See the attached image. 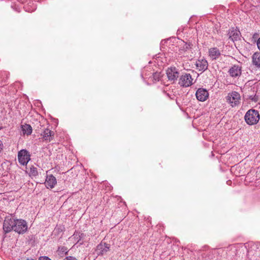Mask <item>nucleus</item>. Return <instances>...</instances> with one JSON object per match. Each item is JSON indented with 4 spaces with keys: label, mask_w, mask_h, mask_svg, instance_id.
<instances>
[{
    "label": "nucleus",
    "mask_w": 260,
    "mask_h": 260,
    "mask_svg": "<svg viewBox=\"0 0 260 260\" xmlns=\"http://www.w3.org/2000/svg\"><path fill=\"white\" fill-rule=\"evenodd\" d=\"M193 79L190 74H184L182 75L179 81V85L183 87H187L193 84Z\"/></svg>",
    "instance_id": "obj_6"
},
{
    "label": "nucleus",
    "mask_w": 260,
    "mask_h": 260,
    "mask_svg": "<svg viewBox=\"0 0 260 260\" xmlns=\"http://www.w3.org/2000/svg\"><path fill=\"white\" fill-rule=\"evenodd\" d=\"M15 219L10 217H7L3 223V229L6 233H9L12 230L14 231Z\"/></svg>",
    "instance_id": "obj_8"
},
{
    "label": "nucleus",
    "mask_w": 260,
    "mask_h": 260,
    "mask_svg": "<svg viewBox=\"0 0 260 260\" xmlns=\"http://www.w3.org/2000/svg\"><path fill=\"white\" fill-rule=\"evenodd\" d=\"M228 73L233 78L238 79L242 74V67L240 65L234 64L230 68Z\"/></svg>",
    "instance_id": "obj_7"
},
{
    "label": "nucleus",
    "mask_w": 260,
    "mask_h": 260,
    "mask_svg": "<svg viewBox=\"0 0 260 260\" xmlns=\"http://www.w3.org/2000/svg\"><path fill=\"white\" fill-rule=\"evenodd\" d=\"M44 184L48 189H52L57 184L56 179L53 175H47Z\"/></svg>",
    "instance_id": "obj_11"
},
{
    "label": "nucleus",
    "mask_w": 260,
    "mask_h": 260,
    "mask_svg": "<svg viewBox=\"0 0 260 260\" xmlns=\"http://www.w3.org/2000/svg\"><path fill=\"white\" fill-rule=\"evenodd\" d=\"M226 102L232 107L239 106L241 103V95L239 92L233 91L225 97Z\"/></svg>",
    "instance_id": "obj_2"
},
{
    "label": "nucleus",
    "mask_w": 260,
    "mask_h": 260,
    "mask_svg": "<svg viewBox=\"0 0 260 260\" xmlns=\"http://www.w3.org/2000/svg\"><path fill=\"white\" fill-rule=\"evenodd\" d=\"M39 260H51V259L47 256H42V257H40Z\"/></svg>",
    "instance_id": "obj_26"
},
{
    "label": "nucleus",
    "mask_w": 260,
    "mask_h": 260,
    "mask_svg": "<svg viewBox=\"0 0 260 260\" xmlns=\"http://www.w3.org/2000/svg\"><path fill=\"white\" fill-rule=\"evenodd\" d=\"M28 174L30 177H36L38 175V170L36 167L31 166L29 169Z\"/></svg>",
    "instance_id": "obj_19"
},
{
    "label": "nucleus",
    "mask_w": 260,
    "mask_h": 260,
    "mask_svg": "<svg viewBox=\"0 0 260 260\" xmlns=\"http://www.w3.org/2000/svg\"><path fill=\"white\" fill-rule=\"evenodd\" d=\"M42 133L41 134L42 138L43 141L50 142L53 140L54 133L48 128L42 129Z\"/></svg>",
    "instance_id": "obj_10"
},
{
    "label": "nucleus",
    "mask_w": 260,
    "mask_h": 260,
    "mask_svg": "<svg viewBox=\"0 0 260 260\" xmlns=\"http://www.w3.org/2000/svg\"><path fill=\"white\" fill-rule=\"evenodd\" d=\"M244 118L247 124L252 125L256 124L259 121L260 115L257 110L250 109L246 113Z\"/></svg>",
    "instance_id": "obj_1"
},
{
    "label": "nucleus",
    "mask_w": 260,
    "mask_h": 260,
    "mask_svg": "<svg viewBox=\"0 0 260 260\" xmlns=\"http://www.w3.org/2000/svg\"><path fill=\"white\" fill-rule=\"evenodd\" d=\"M257 46L258 48L260 50V38L258 39V40L257 41Z\"/></svg>",
    "instance_id": "obj_27"
},
{
    "label": "nucleus",
    "mask_w": 260,
    "mask_h": 260,
    "mask_svg": "<svg viewBox=\"0 0 260 260\" xmlns=\"http://www.w3.org/2000/svg\"><path fill=\"white\" fill-rule=\"evenodd\" d=\"M167 75L169 80L174 81L177 79L179 73L175 67H171L167 70Z\"/></svg>",
    "instance_id": "obj_12"
},
{
    "label": "nucleus",
    "mask_w": 260,
    "mask_h": 260,
    "mask_svg": "<svg viewBox=\"0 0 260 260\" xmlns=\"http://www.w3.org/2000/svg\"><path fill=\"white\" fill-rule=\"evenodd\" d=\"M247 256L251 260H260V248L256 245L252 246L247 251Z\"/></svg>",
    "instance_id": "obj_5"
},
{
    "label": "nucleus",
    "mask_w": 260,
    "mask_h": 260,
    "mask_svg": "<svg viewBox=\"0 0 260 260\" xmlns=\"http://www.w3.org/2000/svg\"><path fill=\"white\" fill-rule=\"evenodd\" d=\"M27 230V224L24 220L16 219L15 220L14 225V231L18 234H23Z\"/></svg>",
    "instance_id": "obj_3"
},
{
    "label": "nucleus",
    "mask_w": 260,
    "mask_h": 260,
    "mask_svg": "<svg viewBox=\"0 0 260 260\" xmlns=\"http://www.w3.org/2000/svg\"><path fill=\"white\" fill-rule=\"evenodd\" d=\"M249 94L247 95L249 99L253 102H256L259 99V95L257 94V88L251 87L249 90Z\"/></svg>",
    "instance_id": "obj_15"
},
{
    "label": "nucleus",
    "mask_w": 260,
    "mask_h": 260,
    "mask_svg": "<svg viewBox=\"0 0 260 260\" xmlns=\"http://www.w3.org/2000/svg\"><path fill=\"white\" fill-rule=\"evenodd\" d=\"M252 62L253 65L258 68H260V52H255L252 55Z\"/></svg>",
    "instance_id": "obj_16"
},
{
    "label": "nucleus",
    "mask_w": 260,
    "mask_h": 260,
    "mask_svg": "<svg viewBox=\"0 0 260 260\" xmlns=\"http://www.w3.org/2000/svg\"><path fill=\"white\" fill-rule=\"evenodd\" d=\"M191 48V44L190 43H185L183 46V49L184 51H187Z\"/></svg>",
    "instance_id": "obj_24"
},
{
    "label": "nucleus",
    "mask_w": 260,
    "mask_h": 260,
    "mask_svg": "<svg viewBox=\"0 0 260 260\" xmlns=\"http://www.w3.org/2000/svg\"><path fill=\"white\" fill-rule=\"evenodd\" d=\"M152 78L154 80V82L158 81L160 78V75L158 73H154L152 75Z\"/></svg>",
    "instance_id": "obj_23"
},
{
    "label": "nucleus",
    "mask_w": 260,
    "mask_h": 260,
    "mask_svg": "<svg viewBox=\"0 0 260 260\" xmlns=\"http://www.w3.org/2000/svg\"><path fill=\"white\" fill-rule=\"evenodd\" d=\"M26 260H34V259H32V258H30V259L29 258H27Z\"/></svg>",
    "instance_id": "obj_30"
},
{
    "label": "nucleus",
    "mask_w": 260,
    "mask_h": 260,
    "mask_svg": "<svg viewBox=\"0 0 260 260\" xmlns=\"http://www.w3.org/2000/svg\"><path fill=\"white\" fill-rule=\"evenodd\" d=\"M196 96L198 100L204 102L208 98L209 93L206 89L200 88L196 91Z\"/></svg>",
    "instance_id": "obj_9"
},
{
    "label": "nucleus",
    "mask_w": 260,
    "mask_h": 260,
    "mask_svg": "<svg viewBox=\"0 0 260 260\" xmlns=\"http://www.w3.org/2000/svg\"><path fill=\"white\" fill-rule=\"evenodd\" d=\"M162 92H163L165 94H166V93H167V91H166L165 89H163Z\"/></svg>",
    "instance_id": "obj_29"
},
{
    "label": "nucleus",
    "mask_w": 260,
    "mask_h": 260,
    "mask_svg": "<svg viewBox=\"0 0 260 260\" xmlns=\"http://www.w3.org/2000/svg\"><path fill=\"white\" fill-rule=\"evenodd\" d=\"M110 246L105 243H101L96 248V252L98 255H103L109 250Z\"/></svg>",
    "instance_id": "obj_14"
},
{
    "label": "nucleus",
    "mask_w": 260,
    "mask_h": 260,
    "mask_svg": "<svg viewBox=\"0 0 260 260\" xmlns=\"http://www.w3.org/2000/svg\"><path fill=\"white\" fill-rule=\"evenodd\" d=\"M22 128L24 134L29 135H30L32 133V128L30 126V125L28 124H25V125H23Z\"/></svg>",
    "instance_id": "obj_20"
},
{
    "label": "nucleus",
    "mask_w": 260,
    "mask_h": 260,
    "mask_svg": "<svg viewBox=\"0 0 260 260\" xmlns=\"http://www.w3.org/2000/svg\"><path fill=\"white\" fill-rule=\"evenodd\" d=\"M229 39L234 42L238 40L239 38V32L236 30L233 29L229 32Z\"/></svg>",
    "instance_id": "obj_18"
},
{
    "label": "nucleus",
    "mask_w": 260,
    "mask_h": 260,
    "mask_svg": "<svg viewBox=\"0 0 260 260\" xmlns=\"http://www.w3.org/2000/svg\"><path fill=\"white\" fill-rule=\"evenodd\" d=\"M63 260H77V259L73 256H67Z\"/></svg>",
    "instance_id": "obj_25"
},
{
    "label": "nucleus",
    "mask_w": 260,
    "mask_h": 260,
    "mask_svg": "<svg viewBox=\"0 0 260 260\" xmlns=\"http://www.w3.org/2000/svg\"><path fill=\"white\" fill-rule=\"evenodd\" d=\"M30 154L29 152L25 149H22L18 153V159L19 162L23 165H26L28 162L30 160Z\"/></svg>",
    "instance_id": "obj_4"
},
{
    "label": "nucleus",
    "mask_w": 260,
    "mask_h": 260,
    "mask_svg": "<svg viewBox=\"0 0 260 260\" xmlns=\"http://www.w3.org/2000/svg\"><path fill=\"white\" fill-rule=\"evenodd\" d=\"M209 53L212 59H215L220 55V52L217 48H210L209 50Z\"/></svg>",
    "instance_id": "obj_17"
},
{
    "label": "nucleus",
    "mask_w": 260,
    "mask_h": 260,
    "mask_svg": "<svg viewBox=\"0 0 260 260\" xmlns=\"http://www.w3.org/2000/svg\"><path fill=\"white\" fill-rule=\"evenodd\" d=\"M196 66L198 71L203 72L208 69V63L206 59H200L196 61Z\"/></svg>",
    "instance_id": "obj_13"
},
{
    "label": "nucleus",
    "mask_w": 260,
    "mask_h": 260,
    "mask_svg": "<svg viewBox=\"0 0 260 260\" xmlns=\"http://www.w3.org/2000/svg\"><path fill=\"white\" fill-rule=\"evenodd\" d=\"M166 95L168 97H169V98L172 99V98H171V96H170V94H169V93H168V92H167V93H166Z\"/></svg>",
    "instance_id": "obj_28"
},
{
    "label": "nucleus",
    "mask_w": 260,
    "mask_h": 260,
    "mask_svg": "<svg viewBox=\"0 0 260 260\" xmlns=\"http://www.w3.org/2000/svg\"><path fill=\"white\" fill-rule=\"evenodd\" d=\"M231 249H237L238 248H241L242 250L245 249V246L241 244H235L230 246Z\"/></svg>",
    "instance_id": "obj_21"
},
{
    "label": "nucleus",
    "mask_w": 260,
    "mask_h": 260,
    "mask_svg": "<svg viewBox=\"0 0 260 260\" xmlns=\"http://www.w3.org/2000/svg\"><path fill=\"white\" fill-rule=\"evenodd\" d=\"M58 251L59 255L66 254L68 252L67 248L64 246L59 247Z\"/></svg>",
    "instance_id": "obj_22"
}]
</instances>
